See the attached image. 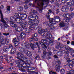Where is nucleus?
Instances as JSON below:
<instances>
[{
    "mask_svg": "<svg viewBox=\"0 0 74 74\" xmlns=\"http://www.w3.org/2000/svg\"><path fill=\"white\" fill-rule=\"evenodd\" d=\"M38 52L39 53H40L41 52V51L40 50V47H38Z\"/></svg>",
    "mask_w": 74,
    "mask_h": 74,
    "instance_id": "5fc2aeb1",
    "label": "nucleus"
},
{
    "mask_svg": "<svg viewBox=\"0 0 74 74\" xmlns=\"http://www.w3.org/2000/svg\"><path fill=\"white\" fill-rule=\"evenodd\" d=\"M69 8L67 7V6L64 5L62 7V11L63 12H67V11H69Z\"/></svg>",
    "mask_w": 74,
    "mask_h": 74,
    "instance_id": "9d476101",
    "label": "nucleus"
},
{
    "mask_svg": "<svg viewBox=\"0 0 74 74\" xmlns=\"http://www.w3.org/2000/svg\"><path fill=\"white\" fill-rule=\"evenodd\" d=\"M57 45L59 47H61V43L60 42H57Z\"/></svg>",
    "mask_w": 74,
    "mask_h": 74,
    "instance_id": "09e8293b",
    "label": "nucleus"
},
{
    "mask_svg": "<svg viewBox=\"0 0 74 74\" xmlns=\"http://www.w3.org/2000/svg\"><path fill=\"white\" fill-rule=\"evenodd\" d=\"M56 48H57V49H59V48H60L61 49H62L63 48V47H60L56 45Z\"/></svg>",
    "mask_w": 74,
    "mask_h": 74,
    "instance_id": "58836bf2",
    "label": "nucleus"
},
{
    "mask_svg": "<svg viewBox=\"0 0 74 74\" xmlns=\"http://www.w3.org/2000/svg\"><path fill=\"white\" fill-rule=\"evenodd\" d=\"M66 62H69L68 63H69L70 62V58H68L66 59Z\"/></svg>",
    "mask_w": 74,
    "mask_h": 74,
    "instance_id": "6e6d98bb",
    "label": "nucleus"
},
{
    "mask_svg": "<svg viewBox=\"0 0 74 74\" xmlns=\"http://www.w3.org/2000/svg\"><path fill=\"white\" fill-rule=\"evenodd\" d=\"M54 18L55 21L56 22L58 23V22H60V21H61V19L60 16H56L54 17Z\"/></svg>",
    "mask_w": 74,
    "mask_h": 74,
    "instance_id": "f8f14e48",
    "label": "nucleus"
},
{
    "mask_svg": "<svg viewBox=\"0 0 74 74\" xmlns=\"http://www.w3.org/2000/svg\"><path fill=\"white\" fill-rule=\"evenodd\" d=\"M18 16L19 17H21V18L22 16V13H18Z\"/></svg>",
    "mask_w": 74,
    "mask_h": 74,
    "instance_id": "49530a36",
    "label": "nucleus"
},
{
    "mask_svg": "<svg viewBox=\"0 0 74 74\" xmlns=\"http://www.w3.org/2000/svg\"><path fill=\"white\" fill-rule=\"evenodd\" d=\"M24 8L25 9V10H27V9L28 8V6L26 5H24Z\"/></svg>",
    "mask_w": 74,
    "mask_h": 74,
    "instance_id": "0e129e2a",
    "label": "nucleus"
},
{
    "mask_svg": "<svg viewBox=\"0 0 74 74\" xmlns=\"http://www.w3.org/2000/svg\"><path fill=\"white\" fill-rule=\"evenodd\" d=\"M10 41V39L5 38V44L6 45H8L9 44H10V42H9Z\"/></svg>",
    "mask_w": 74,
    "mask_h": 74,
    "instance_id": "cd10ccee",
    "label": "nucleus"
},
{
    "mask_svg": "<svg viewBox=\"0 0 74 74\" xmlns=\"http://www.w3.org/2000/svg\"><path fill=\"white\" fill-rule=\"evenodd\" d=\"M65 49H66L67 51H72L73 50V49L70 48L68 46H66Z\"/></svg>",
    "mask_w": 74,
    "mask_h": 74,
    "instance_id": "2f4dec72",
    "label": "nucleus"
},
{
    "mask_svg": "<svg viewBox=\"0 0 74 74\" xmlns=\"http://www.w3.org/2000/svg\"><path fill=\"white\" fill-rule=\"evenodd\" d=\"M26 24H23L21 25V27L23 29H25V32L26 33H30L32 30L34 29V27L33 26H30L29 28H27V26H26Z\"/></svg>",
    "mask_w": 74,
    "mask_h": 74,
    "instance_id": "7ed1b4c3",
    "label": "nucleus"
},
{
    "mask_svg": "<svg viewBox=\"0 0 74 74\" xmlns=\"http://www.w3.org/2000/svg\"><path fill=\"white\" fill-rule=\"evenodd\" d=\"M20 35L22 38H24L26 36V34L24 32H22L20 34Z\"/></svg>",
    "mask_w": 74,
    "mask_h": 74,
    "instance_id": "aec40b11",
    "label": "nucleus"
},
{
    "mask_svg": "<svg viewBox=\"0 0 74 74\" xmlns=\"http://www.w3.org/2000/svg\"><path fill=\"white\" fill-rule=\"evenodd\" d=\"M70 9L71 11H73L74 10V7L72 6H70Z\"/></svg>",
    "mask_w": 74,
    "mask_h": 74,
    "instance_id": "69168bd1",
    "label": "nucleus"
},
{
    "mask_svg": "<svg viewBox=\"0 0 74 74\" xmlns=\"http://www.w3.org/2000/svg\"><path fill=\"white\" fill-rule=\"evenodd\" d=\"M27 22H25L24 23H22V22L21 23V24H20V26H21V27H22L21 25H22L23 24L24 25H26L25 26H27Z\"/></svg>",
    "mask_w": 74,
    "mask_h": 74,
    "instance_id": "a19ab883",
    "label": "nucleus"
},
{
    "mask_svg": "<svg viewBox=\"0 0 74 74\" xmlns=\"http://www.w3.org/2000/svg\"><path fill=\"white\" fill-rule=\"evenodd\" d=\"M16 51V49L14 48H13L12 49H11L10 50V53L11 54H14Z\"/></svg>",
    "mask_w": 74,
    "mask_h": 74,
    "instance_id": "393cba45",
    "label": "nucleus"
},
{
    "mask_svg": "<svg viewBox=\"0 0 74 74\" xmlns=\"http://www.w3.org/2000/svg\"><path fill=\"white\" fill-rule=\"evenodd\" d=\"M67 65L69 66V67L72 69L73 67L74 66V59H72L69 62L67 63Z\"/></svg>",
    "mask_w": 74,
    "mask_h": 74,
    "instance_id": "1a4fd4ad",
    "label": "nucleus"
},
{
    "mask_svg": "<svg viewBox=\"0 0 74 74\" xmlns=\"http://www.w3.org/2000/svg\"><path fill=\"white\" fill-rule=\"evenodd\" d=\"M23 8L21 6H20L18 8V10L19 11H23Z\"/></svg>",
    "mask_w": 74,
    "mask_h": 74,
    "instance_id": "4c0bfd02",
    "label": "nucleus"
},
{
    "mask_svg": "<svg viewBox=\"0 0 74 74\" xmlns=\"http://www.w3.org/2000/svg\"><path fill=\"white\" fill-rule=\"evenodd\" d=\"M60 66L59 65H56V67H55V69L56 70V71L59 72L60 71Z\"/></svg>",
    "mask_w": 74,
    "mask_h": 74,
    "instance_id": "f3484780",
    "label": "nucleus"
},
{
    "mask_svg": "<svg viewBox=\"0 0 74 74\" xmlns=\"http://www.w3.org/2000/svg\"><path fill=\"white\" fill-rule=\"evenodd\" d=\"M60 72L62 74H64L65 73V70L64 69H62L60 70Z\"/></svg>",
    "mask_w": 74,
    "mask_h": 74,
    "instance_id": "e433bc0d",
    "label": "nucleus"
},
{
    "mask_svg": "<svg viewBox=\"0 0 74 74\" xmlns=\"http://www.w3.org/2000/svg\"><path fill=\"white\" fill-rule=\"evenodd\" d=\"M28 24H29V25L32 26H32V27H33L34 26H35V23L32 22L31 21H28Z\"/></svg>",
    "mask_w": 74,
    "mask_h": 74,
    "instance_id": "5701e85b",
    "label": "nucleus"
},
{
    "mask_svg": "<svg viewBox=\"0 0 74 74\" xmlns=\"http://www.w3.org/2000/svg\"><path fill=\"white\" fill-rule=\"evenodd\" d=\"M23 68H21L19 69L20 70L22 71V72H26V70L25 69H23Z\"/></svg>",
    "mask_w": 74,
    "mask_h": 74,
    "instance_id": "603ef678",
    "label": "nucleus"
},
{
    "mask_svg": "<svg viewBox=\"0 0 74 74\" xmlns=\"http://www.w3.org/2000/svg\"><path fill=\"white\" fill-rule=\"evenodd\" d=\"M21 45L22 46L23 48H30L31 47L32 49L34 50L33 45V44L32 43H30L29 44L28 42H25V43H23Z\"/></svg>",
    "mask_w": 74,
    "mask_h": 74,
    "instance_id": "20e7f679",
    "label": "nucleus"
},
{
    "mask_svg": "<svg viewBox=\"0 0 74 74\" xmlns=\"http://www.w3.org/2000/svg\"><path fill=\"white\" fill-rule=\"evenodd\" d=\"M0 39L1 40H4V37L3 36H1V33L0 32Z\"/></svg>",
    "mask_w": 74,
    "mask_h": 74,
    "instance_id": "f704fd0d",
    "label": "nucleus"
},
{
    "mask_svg": "<svg viewBox=\"0 0 74 74\" xmlns=\"http://www.w3.org/2000/svg\"><path fill=\"white\" fill-rule=\"evenodd\" d=\"M29 69L30 70L33 71H36V68H34L33 67H29Z\"/></svg>",
    "mask_w": 74,
    "mask_h": 74,
    "instance_id": "473e14b6",
    "label": "nucleus"
},
{
    "mask_svg": "<svg viewBox=\"0 0 74 74\" xmlns=\"http://www.w3.org/2000/svg\"><path fill=\"white\" fill-rule=\"evenodd\" d=\"M17 41H17V40H16V38H15L13 39L12 40V42H13V43H14V42H15Z\"/></svg>",
    "mask_w": 74,
    "mask_h": 74,
    "instance_id": "37998d69",
    "label": "nucleus"
},
{
    "mask_svg": "<svg viewBox=\"0 0 74 74\" xmlns=\"http://www.w3.org/2000/svg\"><path fill=\"white\" fill-rule=\"evenodd\" d=\"M15 17L11 16L10 18V21H9V22L10 23V26L12 27H15L16 25V24H14L13 21H15Z\"/></svg>",
    "mask_w": 74,
    "mask_h": 74,
    "instance_id": "0eeeda50",
    "label": "nucleus"
},
{
    "mask_svg": "<svg viewBox=\"0 0 74 74\" xmlns=\"http://www.w3.org/2000/svg\"><path fill=\"white\" fill-rule=\"evenodd\" d=\"M53 53L54 54H55V53H57L58 54V51H57V50H55L54 48H53Z\"/></svg>",
    "mask_w": 74,
    "mask_h": 74,
    "instance_id": "de8ad7c7",
    "label": "nucleus"
},
{
    "mask_svg": "<svg viewBox=\"0 0 74 74\" xmlns=\"http://www.w3.org/2000/svg\"><path fill=\"white\" fill-rule=\"evenodd\" d=\"M24 49V48H23L21 47H20L18 48L19 51H20V52H23V51Z\"/></svg>",
    "mask_w": 74,
    "mask_h": 74,
    "instance_id": "c9c22d12",
    "label": "nucleus"
},
{
    "mask_svg": "<svg viewBox=\"0 0 74 74\" xmlns=\"http://www.w3.org/2000/svg\"><path fill=\"white\" fill-rule=\"evenodd\" d=\"M44 1H46L45 0H40V1H39V2L38 3L37 5L39 6V7H40L41 8V9L40 8L38 7H36V8H37L38 9V10H39V12H42V9L43 7V6L44 5Z\"/></svg>",
    "mask_w": 74,
    "mask_h": 74,
    "instance_id": "39448f33",
    "label": "nucleus"
},
{
    "mask_svg": "<svg viewBox=\"0 0 74 74\" xmlns=\"http://www.w3.org/2000/svg\"><path fill=\"white\" fill-rule=\"evenodd\" d=\"M3 25V24L2 23H0V29H2V27H4L5 28H7V27H8V25L7 24V23Z\"/></svg>",
    "mask_w": 74,
    "mask_h": 74,
    "instance_id": "2eb2a0df",
    "label": "nucleus"
},
{
    "mask_svg": "<svg viewBox=\"0 0 74 74\" xmlns=\"http://www.w3.org/2000/svg\"><path fill=\"white\" fill-rule=\"evenodd\" d=\"M15 21L16 23H19L20 25L22 22V19H21L20 18L17 17L16 18Z\"/></svg>",
    "mask_w": 74,
    "mask_h": 74,
    "instance_id": "9b49d317",
    "label": "nucleus"
},
{
    "mask_svg": "<svg viewBox=\"0 0 74 74\" xmlns=\"http://www.w3.org/2000/svg\"><path fill=\"white\" fill-rule=\"evenodd\" d=\"M71 19L74 16V13H71Z\"/></svg>",
    "mask_w": 74,
    "mask_h": 74,
    "instance_id": "680f3d73",
    "label": "nucleus"
},
{
    "mask_svg": "<svg viewBox=\"0 0 74 74\" xmlns=\"http://www.w3.org/2000/svg\"><path fill=\"white\" fill-rule=\"evenodd\" d=\"M46 52L47 53V55L46 56H45V57H44V54H43V56H42V58H45V56H47V55H48H48L49 56H51V55H52V52L51 51H48V52H47L46 51Z\"/></svg>",
    "mask_w": 74,
    "mask_h": 74,
    "instance_id": "4be33fe9",
    "label": "nucleus"
},
{
    "mask_svg": "<svg viewBox=\"0 0 74 74\" xmlns=\"http://www.w3.org/2000/svg\"><path fill=\"white\" fill-rule=\"evenodd\" d=\"M5 43V42H4V40H2V41L0 42V44H1V45L2 44L4 45Z\"/></svg>",
    "mask_w": 74,
    "mask_h": 74,
    "instance_id": "c03bdc74",
    "label": "nucleus"
},
{
    "mask_svg": "<svg viewBox=\"0 0 74 74\" xmlns=\"http://www.w3.org/2000/svg\"><path fill=\"white\" fill-rule=\"evenodd\" d=\"M16 64H20V61L18 60H16Z\"/></svg>",
    "mask_w": 74,
    "mask_h": 74,
    "instance_id": "3c124183",
    "label": "nucleus"
},
{
    "mask_svg": "<svg viewBox=\"0 0 74 74\" xmlns=\"http://www.w3.org/2000/svg\"><path fill=\"white\" fill-rule=\"evenodd\" d=\"M27 50H26L24 49V50L23 51V52L24 53H27Z\"/></svg>",
    "mask_w": 74,
    "mask_h": 74,
    "instance_id": "4d7b16f0",
    "label": "nucleus"
},
{
    "mask_svg": "<svg viewBox=\"0 0 74 74\" xmlns=\"http://www.w3.org/2000/svg\"><path fill=\"white\" fill-rule=\"evenodd\" d=\"M25 65H26V66H24L23 67V69H27V68H29L30 66V64H27V63H24Z\"/></svg>",
    "mask_w": 74,
    "mask_h": 74,
    "instance_id": "6ab92c4d",
    "label": "nucleus"
},
{
    "mask_svg": "<svg viewBox=\"0 0 74 74\" xmlns=\"http://www.w3.org/2000/svg\"><path fill=\"white\" fill-rule=\"evenodd\" d=\"M17 58L20 60L21 62H24V61L22 59H21V58H23V54L22 53H20V52L18 53H17Z\"/></svg>",
    "mask_w": 74,
    "mask_h": 74,
    "instance_id": "6e6552de",
    "label": "nucleus"
},
{
    "mask_svg": "<svg viewBox=\"0 0 74 74\" xmlns=\"http://www.w3.org/2000/svg\"><path fill=\"white\" fill-rule=\"evenodd\" d=\"M32 45H33V48H34V47L35 48H37V47H39V45H34L32 44Z\"/></svg>",
    "mask_w": 74,
    "mask_h": 74,
    "instance_id": "a18cd8bd",
    "label": "nucleus"
},
{
    "mask_svg": "<svg viewBox=\"0 0 74 74\" xmlns=\"http://www.w3.org/2000/svg\"><path fill=\"white\" fill-rule=\"evenodd\" d=\"M66 51L63 50L58 52L57 55L59 56H62L63 54H66Z\"/></svg>",
    "mask_w": 74,
    "mask_h": 74,
    "instance_id": "ddd939ff",
    "label": "nucleus"
},
{
    "mask_svg": "<svg viewBox=\"0 0 74 74\" xmlns=\"http://www.w3.org/2000/svg\"><path fill=\"white\" fill-rule=\"evenodd\" d=\"M46 36L47 37L49 38V42H48V44H49L50 45H53V42L54 41L52 39H51V38H52V35L51 34H46Z\"/></svg>",
    "mask_w": 74,
    "mask_h": 74,
    "instance_id": "423d86ee",
    "label": "nucleus"
},
{
    "mask_svg": "<svg viewBox=\"0 0 74 74\" xmlns=\"http://www.w3.org/2000/svg\"><path fill=\"white\" fill-rule=\"evenodd\" d=\"M46 16V18H47V19L49 18V17L50 16V14H49V12H48V13H47Z\"/></svg>",
    "mask_w": 74,
    "mask_h": 74,
    "instance_id": "ea45409f",
    "label": "nucleus"
},
{
    "mask_svg": "<svg viewBox=\"0 0 74 74\" xmlns=\"http://www.w3.org/2000/svg\"><path fill=\"white\" fill-rule=\"evenodd\" d=\"M17 67H18L19 68H20V69H23V67L24 66H23L22 65L19 64L17 65Z\"/></svg>",
    "mask_w": 74,
    "mask_h": 74,
    "instance_id": "72a5a7b5",
    "label": "nucleus"
},
{
    "mask_svg": "<svg viewBox=\"0 0 74 74\" xmlns=\"http://www.w3.org/2000/svg\"><path fill=\"white\" fill-rule=\"evenodd\" d=\"M3 34L4 35V36H8L9 34V33H3Z\"/></svg>",
    "mask_w": 74,
    "mask_h": 74,
    "instance_id": "864d4df0",
    "label": "nucleus"
},
{
    "mask_svg": "<svg viewBox=\"0 0 74 74\" xmlns=\"http://www.w3.org/2000/svg\"><path fill=\"white\" fill-rule=\"evenodd\" d=\"M66 4L68 7H70L71 5L74 6V1L67 3Z\"/></svg>",
    "mask_w": 74,
    "mask_h": 74,
    "instance_id": "dca6fc26",
    "label": "nucleus"
},
{
    "mask_svg": "<svg viewBox=\"0 0 74 74\" xmlns=\"http://www.w3.org/2000/svg\"><path fill=\"white\" fill-rule=\"evenodd\" d=\"M47 29H39L38 30V32L39 34H42V40L41 41L39 42L40 45H41V46L42 47V50L43 51V57H45V56L47 55V50L46 49H48L49 47V45L46 43L49 42V38L47 37V39L44 40V38H45V36H44V35L45 34V32H47ZM46 48V49H45Z\"/></svg>",
    "mask_w": 74,
    "mask_h": 74,
    "instance_id": "f257e3e1",
    "label": "nucleus"
},
{
    "mask_svg": "<svg viewBox=\"0 0 74 74\" xmlns=\"http://www.w3.org/2000/svg\"><path fill=\"white\" fill-rule=\"evenodd\" d=\"M33 40H34V36H33L32 38L29 39V41L30 42L33 41Z\"/></svg>",
    "mask_w": 74,
    "mask_h": 74,
    "instance_id": "13d9d810",
    "label": "nucleus"
},
{
    "mask_svg": "<svg viewBox=\"0 0 74 74\" xmlns=\"http://www.w3.org/2000/svg\"><path fill=\"white\" fill-rule=\"evenodd\" d=\"M27 16V14H24L22 16L21 18L23 20H24V19H26V18Z\"/></svg>",
    "mask_w": 74,
    "mask_h": 74,
    "instance_id": "bb28decb",
    "label": "nucleus"
},
{
    "mask_svg": "<svg viewBox=\"0 0 74 74\" xmlns=\"http://www.w3.org/2000/svg\"><path fill=\"white\" fill-rule=\"evenodd\" d=\"M1 21L3 23H4L5 24L7 23V22H6V21H5V20H4V18H3V14L1 15Z\"/></svg>",
    "mask_w": 74,
    "mask_h": 74,
    "instance_id": "b1692460",
    "label": "nucleus"
},
{
    "mask_svg": "<svg viewBox=\"0 0 74 74\" xmlns=\"http://www.w3.org/2000/svg\"><path fill=\"white\" fill-rule=\"evenodd\" d=\"M7 11H10V6L7 7Z\"/></svg>",
    "mask_w": 74,
    "mask_h": 74,
    "instance_id": "774afa93",
    "label": "nucleus"
},
{
    "mask_svg": "<svg viewBox=\"0 0 74 74\" xmlns=\"http://www.w3.org/2000/svg\"><path fill=\"white\" fill-rule=\"evenodd\" d=\"M47 59H48V60H49V59H51V57L49 55H48V56H47Z\"/></svg>",
    "mask_w": 74,
    "mask_h": 74,
    "instance_id": "bf43d9fd",
    "label": "nucleus"
},
{
    "mask_svg": "<svg viewBox=\"0 0 74 74\" xmlns=\"http://www.w3.org/2000/svg\"><path fill=\"white\" fill-rule=\"evenodd\" d=\"M27 56H29V57H31L32 56V53L30 51H28L26 53Z\"/></svg>",
    "mask_w": 74,
    "mask_h": 74,
    "instance_id": "c85d7f7f",
    "label": "nucleus"
},
{
    "mask_svg": "<svg viewBox=\"0 0 74 74\" xmlns=\"http://www.w3.org/2000/svg\"><path fill=\"white\" fill-rule=\"evenodd\" d=\"M62 3L64 4L67 2V0H62Z\"/></svg>",
    "mask_w": 74,
    "mask_h": 74,
    "instance_id": "052dcab7",
    "label": "nucleus"
},
{
    "mask_svg": "<svg viewBox=\"0 0 74 74\" xmlns=\"http://www.w3.org/2000/svg\"><path fill=\"white\" fill-rule=\"evenodd\" d=\"M54 19H53V18H49L47 19V20H49V22H52V21H53Z\"/></svg>",
    "mask_w": 74,
    "mask_h": 74,
    "instance_id": "79ce46f5",
    "label": "nucleus"
},
{
    "mask_svg": "<svg viewBox=\"0 0 74 74\" xmlns=\"http://www.w3.org/2000/svg\"><path fill=\"white\" fill-rule=\"evenodd\" d=\"M50 28L51 29H53V30L54 29H55V27L52 25H51V27Z\"/></svg>",
    "mask_w": 74,
    "mask_h": 74,
    "instance_id": "338daca9",
    "label": "nucleus"
},
{
    "mask_svg": "<svg viewBox=\"0 0 74 74\" xmlns=\"http://www.w3.org/2000/svg\"><path fill=\"white\" fill-rule=\"evenodd\" d=\"M15 30L16 31H17L18 32H21L22 31V28L21 27H15Z\"/></svg>",
    "mask_w": 74,
    "mask_h": 74,
    "instance_id": "412c9836",
    "label": "nucleus"
},
{
    "mask_svg": "<svg viewBox=\"0 0 74 74\" xmlns=\"http://www.w3.org/2000/svg\"><path fill=\"white\" fill-rule=\"evenodd\" d=\"M37 13V11L33 10L32 12L29 13V15L30 16L29 17V19H30L31 21H34L35 19H37L38 16L36 14Z\"/></svg>",
    "mask_w": 74,
    "mask_h": 74,
    "instance_id": "f03ea898",
    "label": "nucleus"
},
{
    "mask_svg": "<svg viewBox=\"0 0 74 74\" xmlns=\"http://www.w3.org/2000/svg\"><path fill=\"white\" fill-rule=\"evenodd\" d=\"M67 18V19H66V22H70V20L71 19H69V18Z\"/></svg>",
    "mask_w": 74,
    "mask_h": 74,
    "instance_id": "e2e57ef3",
    "label": "nucleus"
},
{
    "mask_svg": "<svg viewBox=\"0 0 74 74\" xmlns=\"http://www.w3.org/2000/svg\"><path fill=\"white\" fill-rule=\"evenodd\" d=\"M9 49H13V46L11 45H10L9 46Z\"/></svg>",
    "mask_w": 74,
    "mask_h": 74,
    "instance_id": "8fccbe9b",
    "label": "nucleus"
},
{
    "mask_svg": "<svg viewBox=\"0 0 74 74\" xmlns=\"http://www.w3.org/2000/svg\"><path fill=\"white\" fill-rule=\"evenodd\" d=\"M63 16L64 18H69V19H71V17L70 14L68 13L64 14L63 15Z\"/></svg>",
    "mask_w": 74,
    "mask_h": 74,
    "instance_id": "4468645a",
    "label": "nucleus"
},
{
    "mask_svg": "<svg viewBox=\"0 0 74 74\" xmlns=\"http://www.w3.org/2000/svg\"><path fill=\"white\" fill-rule=\"evenodd\" d=\"M54 5H55L57 7H59L61 5H62V3L59 4V3H58V2H56L55 3Z\"/></svg>",
    "mask_w": 74,
    "mask_h": 74,
    "instance_id": "7c9ffc66",
    "label": "nucleus"
},
{
    "mask_svg": "<svg viewBox=\"0 0 74 74\" xmlns=\"http://www.w3.org/2000/svg\"><path fill=\"white\" fill-rule=\"evenodd\" d=\"M3 51L4 52H7L8 51V47H3Z\"/></svg>",
    "mask_w": 74,
    "mask_h": 74,
    "instance_id": "c756f323",
    "label": "nucleus"
},
{
    "mask_svg": "<svg viewBox=\"0 0 74 74\" xmlns=\"http://www.w3.org/2000/svg\"><path fill=\"white\" fill-rule=\"evenodd\" d=\"M15 47H16V48H17L18 47V45H19V42L18 41H17V42H15L14 43Z\"/></svg>",
    "mask_w": 74,
    "mask_h": 74,
    "instance_id": "a878e982",
    "label": "nucleus"
},
{
    "mask_svg": "<svg viewBox=\"0 0 74 74\" xmlns=\"http://www.w3.org/2000/svg\"><path fill=\"white\" fill-rule=\"evenodd\" d=\"M59 25L60 27H64L66 24L64 22H60V23L59 24Z\"/></svg>",
    "mask_w": 74,
    "mask_h": 74,
    "instance_id": "a211bd4d",
    "label": "nucleus"
}]
</instances>
